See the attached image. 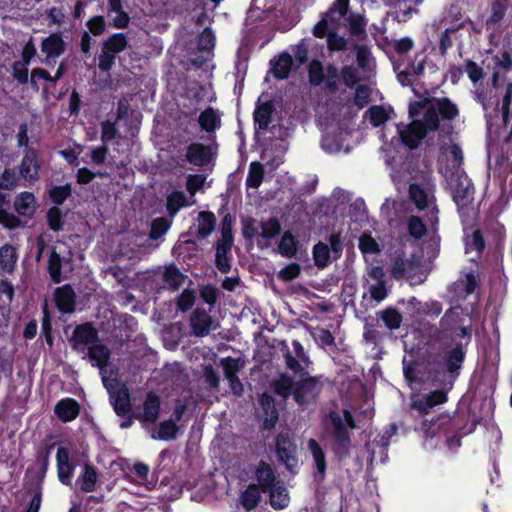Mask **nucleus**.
Masks as SVG:
<instances>
[{"mask_svg": "<svg viewBox=\"0 0 512 512\" xmlns=\"http://www.w3.org/2000/svg\"><path fill=\"white\" fill-rule=\"evenodd\" d=\"M260 236L264 239L270 240L275 238L281 233V224L275 217L270 218L268 221H262Z\"/></svg>", "mask_w": 512, "mask_h": 512, "instance_id": "nucleus-50", "label": "nucleus"}, {"mask_svg": "<svg viewBox=\"0 0 512 512\" xmlns=\"http://www.w3.org/2000/svg\"><path fill=\"white\" fill-rule=\"evenodd\" d=\"M379 318L389 330H397L402 324V314L394 307L388 306L384 310L379 311Z\"/></svg>", "mask_w": 512, "mask_h": 512, "instance_id": "nucleus-28", "label": "nucleus"}, {"mask_svg": "<svg viewBox=\"0 0 512 512\" xmlns=\"http://www.w3.org/2000/svg\"><path fill=\"white\" fill-rule=\"evenodd\" d=\"M270 490V504L274 509H283L289 503L287 489L280 483H275Z\"/></svg>", "mask_w": 512, "mask_h": 512, "instance_id": "nucleus-32", "label": "nucleus"}, {"mask_svg": "<svg viewBox=\"0 0 512 512\" xmlns=\"http://www.w3.org/2000/svg\"><path fill=\"white\" fill-rule=\"evenodd\" d=\"M223 369L225 371V375L229 381L230 388L235 395H241L243 393V385L236 377L235 373L238 371L240 367H242L243 362L240 358L234 359L232 357H226L222 360Z\"/></svg>", "mask_w": 512, "mask_h": 512, "instance_id": "nucleus-16", "label": "nucleus"}, {"mask_svg": "<svg viewBox=\"0 0 512 512\" xmlns=\"http://www.w3.org/2000/svg\"><path fill=\"white\" fill-rule=\"evenodd\" d=\"M398 134L405 147L415 150L420 146L428 133L422 128L421 120L413 119L403 127L398 126Z\"/></svg>", "mask_w": 512, "mask_h": 512, "instance_id": "nucleus-10", "label": "nucleus"}, {"mask_svg": "<svg viewBox=\"0 0 512 512\" xmlns=\"http://www.w3.org/2000/svg\"><path fill=\"white\" fill-rule=\"evenodd\" d=\"M116 60V54L111 53L104 49V47H101V52L98 56V68L102 72H108L112 69V67L115 64Z\"/></svg>", "mask_w": 512, "mask_h": 512, "instance_id": "nucleus-63", "label": "nucleus"}, {"mask_svg": "<svg viewBox=\"0 0 512 512\" xmlns=\"http://www.w3.org/2000/svg\"><path fill=\"white\" fill-rule=\"evenodd\" d=\"M431 101L443 121H452L459 115L457 105L447 97H433Z\"/></svg>", "mask_w": 512, "mask_h": 512, "instance_id": "nucleus-20", "label": "nucleus"}, {"mask_svg": "<svg viewBox=\"0 0 512 512\" xmlns=\"http://www.w3.org/2000/svg\"><path fill=\"white\" fill-rule=\"evenodd\" d=\"M264 173V167L261 162H251L249 166L248 175L245 181L246 187L257 189L263 182Z\"/></svg>", "mask_w": 512, "mask_h": 512, "instance_id": "nucleus-35", "label": "nucleus"}, {"mask_svg": "<svg viewBox=\"0 0 512 512\" xmlns=\"http://www.w3.org/2000/svg\"><path fill=\"white\" fill-rule=\"evenodd\" d=\"M65 42L59 33H53L42 40L41 51L46 55V63L50 64V59L59 57L65 52Z\"/></svg>", "mask_w": 512, "mask_h": 512, "instance_id": "nucleus-17", "label": "nucleus"}, {"mask_svg": "<svg viewBox=\"0 0 512 512\" xmlns=\"http://www.w3.org/2000/svg\"><path fill=\"white\" fill-rule=\"evenodd\" d=\"M102 46L107 51L117 55L127 48L128 38L125 33H114L103 41Z\"/></svg>", "mask_w": 512, "mask_h": 512, "instance_id": "nucleus-34", "label": "nucleus"}, {"mask_svg": "<svg viewBox=\"0 0 512 512\" xmlns=\"http://www.w3.org/2000/svg\"><path fill=\"white\" fill-rule=\"evenodd\" d=\"M17 260L15 248L5 244L0 248V267L6 269L14 266Z\"/></svg>", "mask_w": 512, "mask_h": 512, "instance_id": "nucleus-60", "label": "nucleus"}, {"mask_svg": "<svg viewBox=\"0 0 512 512\" xmlns=\"http://www.w3.org/2000/svg\"><path fill=\"white\" fill-rule=\"evenodd\" d=\"M212 316L203 308L196 307L189 317V327L192 335L205 337L217 328Z\"/></svg>", "mask_w": 512, "mask_h": 512, "instance_id": "nucleus-8", "label": "nucleus"}, {"mask_svg": "<svg viewBox=\"0 0 512 512\" xmlns=\"http://www.w3.org/2000/svg\"><path fill=\"white\" fill-rule=\"evenodd\" d=\"M292 64V56L287 52L281 53L277 59L271 61L273 76L278 80L286 79L290 74Z\"/></svg>", "mask_w": 512, "mask_h": 512, "instance_id": "nucleus-21", "label": "nucleus"}, {"mask_svg": "<svg viewBox=\"0 0 512 512\" xmlns=\"http://www.w3.org/2000/svg\"><path fill=\"white\" fill-rule=\"evenodd\" d=\"M256 478L263 492L274 485V475L271 467L265 463H261L256 470Z\"/></svg>", "mask_w": 512, "mask_h": 512, "instance_id": "nucleus-39", "label": "nucleus"}, {"mask_svg": "<svg viewBox=\"0 0 512 512\" xmlns=\"http://www.w3.org/2000/svg\"><path fill=\"white\" fill-rule=\"evenodd\" d=\"M97 480V473L95 469L90 466L84 468V473L81 480V489L85 492H92L95 490Z\"/></svg>", "mask_w": 512, "mask_h": 512, "instance_id": "nucleus-62", "label": "nucleus"}, {"mask_svg": "<svg viewBox=\"0 0 512 512\" xmlns=\"http://www.w3.org/2000/svg\"><path fill=\"white\" fill-rule=\"evenodd\" d=\"M260 499V491L255 485H250L241 495V503L246 510L254 509Z\"/></svg>", "mask_w": 512, "mask_h": 512, "instance_id": "nucleus-51", "label": "nucleus"}, {"mask_svg": "<svg viewBox=\"0 0 512 512\" xmlns=\"http://www.w3.org/2000/svg\"><path fill=\"white\" fill-rule=\"evenodd\" d=\"M47 272L54 284H59L62 282V258L56 251L55 247H52L49 255Z\"/></svg>", "mask_w": 512, "mask_h": 512, "instance_id": "nucleus-27", "label": "nucleus"}, {"mask_svg": "<svg viewBox=\"0 0 512 512\" xmlns=\"http://www.w3.org/2000/svg\"><path fill=\"white\" fill-rule=\"evenodd\" d=\"M216 153L210 145L192 142L186 147L185 160L197 167H205L215 161Z\"/></svg>", "mask_w": 512, "mask_h": 512, "instance_id": "nucleus-9", "label": "nucleus"}, {"mask_svg": "<svg viewBox=\"0 0 512 512\" xmlns=\"http://www.w3.org/2000/svg\"><path fill=\"white\" fill-rule=\"evenodd\" d=\"M54 301L59 312L71 314L75 311L76 294L70 284L57 287L54 291Z\"/></svg>", "mask_w": 512, "mask_h": 512, "instance_id": "nucleus-14", "label": "nucleus"}, {"mask_svg": "<svg viewBox=\"0 0 512 512\" xmlns=\"http://www.w3.org/2000/svg\"><path fill=\"white\" fill-rule=\"evenodd\" d=\"M308 79L312 86H320L325 79V73L322 63L313 59L308 65Z\"/></svg>", "mask_w": 512, "mask_h": 512, "instance_id": "nucleus-46", "label": "nucleus"}, {"mask_svg": "<svg viewBox=\"0 0 512 512\" xmlns=\"http://www.w3.org/2000/svg\"><path fill=\"white\" fill-rule=\"evenodd\" d=\"M46 220L50 230L60 232L65 225L64 215L61 209L57 206H52L46 213Z\"/></svg>", "mask_w": 512, "mask_h": 512, "instance_id": "nucleus-42", "label": "nucleus"}, {"mask_svg": "<svg viewBox=\"0 0 512 512\" xmlns=\"http://www.w3.org/2000/svg\"><path fill=\"white\" fill-rule=\"evenodd\" d=\"M69 343L73 350L84 352H110L105 344L99 339V331L92 322L77 324L71 336Z\"/></svg>", "mask_w": 512, "mask_h": 512, "instance_id": "nucleus-3", "label": "nucleus"}, {"mask_svg": "<svg viewBox=\"0 0 512 512\" xmlns=\"http://www.w3.org/2000/svg\"><path fill=\"white\" fill-rule=\"evenodd\" d=\"M162 279L171 291H177L183 285L186 275H184L179 268L172 263L165 267Z\"/></svg>", "mask_w": 512, "mask_h": 512, "instance_id": "nucleus-24", "label": "nucleus"}, {"mask_svg": "<svg viewBox=\"0 0 512 512\" xmlns=\"http://www.w3.org/2000/svg\"><path fill=\"white\" fill-rule=\"evenodd\" d=\"M274 391L282 396L287 397L291 393L294 395L295 401L300 404H308L314 401L320 392L321 384L316 378H303L294 386V381L290 376L282 374L279 379L273 383Z\"/></svg>", "mask_w": 512, "mask_h": 512, "instance_id": "nucleus-2", "label": "nucleus"}, {"mask_svg": "<svg viewBox=\"0 0 512 512\" xmlns=\"http://www.w3.org/2000/svg\"><path fill=\"white\" fill-rule=\"evenodd\" d=\"M408 192L417 209L423 211L428 205V196L425 189L417 183H412L409 185Z\"/></svg>", "mask_w": 512, "mask_h": 512, "instance_id": "nucleus-40", "label": "nucleus"}, {"mask_svg": "<svg viewBox=\"0 0 512 512\" xmlns=\"http://www.w3.org/2000/svg\"><path fill=\"white\" fill-rule=\"evenodd\" d=\"M197 237L199 239L207 238L215 228L216 217L211 211H201L198 214Z\"/></svg>", "mask_w": 512, "mask_h": 512, "instance_id": "nucleus-26", "label": "nucleus"}, {"mask_svg": "<svg viewBox=\"0 0 512 512\" xmlns=\"http://www.w3.org/2000/svg\"><path fill=\"white\" fill-rule=\"evenodd\" d=\"M199 295L201 300L212 308L219 298V290L213 284H205L200 287Z\"/></svg>", "mask_w": 512, "mask_h": 512, "instance_id": "nucleus-54", "label": "nucleus"}, {"mask_svg": "<svg viewBox=\"0 0 512 512\" xmlns=\"http://www.w3.org/2000/svg\"><path fill=\"white\" fill-rule=\"evenodd\" d=\"M55 414L64 422L72 421L79 414V405L73 399H63L56 404Z\"/></svg>", "mask_w": 512, "mask_h": 512, "instance_id": "nucleus-23", "label": "nucleus"}, {"mask_svg": "<svg viewBox=\"0 0 512 512\" xmlns=\"http://www.w3.org/2000/svg\"><path fill=\"white\" fill-rule=\"evenodd\" d=\"M369 121L373 127L383 125L389 118L385 108L381 105L371 106L368 110Z\"/></svg>", "mask_w": 512, "mask_h": 512, "instance_id": "nucleus-59", "label": "nucleus"}, {"mask_svg": "<svg viewBox=\"0 0 512 512\" xmlns=\"http://www.w3.org/2000/svg\"><path fill=\"white\" fill-rule=\"evenodd\" d=\"M329 420L332 425L333 435L336 441V449L339 452H346L350 446L348 428H355L351 413L343 410L342 416L337 412H331Z\"/></svg>", "mask_w": 512, "mask_h": 512, "instance_id": "nucleus-4", "label": "nucleus"}, {"mask_svg": "<svg viewBox=\"0 0 512 512\" xmlns=\"http://www.w3.org/2000/svg\"><path fill=\"white\" fill-rule=\"evenodd\" d=\"M56 458L59 480L62 484L69 485L71 483L74 466L70 462L67 449L64 447L58 448Z\"/></svg>", "mask_w": 512, "mask_h": 512, "instance_id": "nucleus-19", "label": "nucleus"}, {"mask_svg": "<svg viewBox=\"0 0 512 512\" xmlns=\"http://www.w3.org/2000/svg\"><path fill=\"white\" fill-rule=\"evenodd\" d=\"M160 398L154 393H149L143 403V411L136 415L141 422L154 423L159 416Z\"/></svg>", "mask_w": 512, "mask_h": 512, "instance_id": "nucleus-18", "label": "nucleus"}, {"mask_svg": "<svg viewBox=\"0 0 512 512\" xmlns=\"http://www.w3.org/2000/svg\"><path fill=\"white\" fill-rule=\"evenodd\" d=\"M471 338L472 329L470 326L444 328L442 332V341L446 347L445 352H463Z\"/></svg>", "mask_w": 512, "mask_h": 512, "instance_id": "nucleus-6", "label": "nucleus"}, {"mask_svg": "<svg viewBox=\"0 0 512 512\" xmlns=\"http://www.w3.org/2000/svg\"><path fill=\"white\" fill-rule=\"evenodd\" d=\"M509 0H494L490 6V16L486 19L487 29L495 28L505 17Z\"/></svg>", "mask_w": 512, "mask_h": 512, "instance_id": "nucleus-25", "label": "nucleus"}, {"mask_svg": "<svg viewBox=\"0 0 512 512\" xmlns=\"http://www.w3.org/2000/svg\"><path fill=\"white\" fill-rule=\"evenodd\" d=\"M198 122L201 129L208 133L214 132L221 124L219 116L212 107H208L200 113Z\"/></svg>", "mask_w": 512, "mask_h": 512, "instance_id": "nucleus-29", "label": "nucleus"}, {"mask_svg": "<svg viewBox=\"0 0 512 512\" xmlns=\"http://www.w3.org/2000/svg\"><path fill=\"white\" fill-rule=\"evenodd\" d=\"M72 195L71 184L67 183L61 186H52L48 190V196L54 206L62 205Z\"/></svg>", "mask_w": 512, "mask_h": 512, "instance_id": "nucleus-38", "label": "nucleus"}, {"mask_svg": "<svg viewBox=\"0 0 512 512\" xmlns=\"http://www.w3.org/2000/svg\"><path fill=\"white\" fill-rule=\"evenodd\" d=\"M349 32L358 40L367 38L366 21L361 15H351L349 17Z\"/></svg>", "mask_w": 512, "mask_h": 512, "instance_id": "nucleus-47", "label": "nucleus"}, {"mask_svg": "<svg viewBox=\"0 0 512 512\" xmlns=\"http://www.w3.org/2000/svg\"><path fill=\"white\" fill-rule=\"evenodd\" d=\"M186 205L187 197L182 191H173L167 196L166 210L171 217H174Z\"/></svg>", "mask_w": 512, "mask_h": 512, "instance_id": "nucleus-37", "label": "nucleus"}, {"mask_svg": "<svg viewBox=\"0 0 512 512\" xmlns=\"http://www.w3.org/2000/svg\"><path fill=\"white\" fill-rule=\"evenodd\" d=\"M350 0H335L327 11V16L331 20H340L345 17L349 11Z\"/></svg>", "mask_w": 512, "mask_h": 512, "instance_id": "nucleus-52", "label": "nucleus"}, {"mask_svg": "<svg viewBox=\"0 0 512 512\" xmlns=\"http://www.w3.org/2000/svg\"><path fill=\"white\" fill-rule=\"evenodd\" d=\"M170 224L164 217H159L151 222L149 238L151 240H158L161 238L169 229Z\"/></svg>", "mask_w": 512, "mask_h": 512, "instance_id": "nucleus-56", "label": "nucleus"}, {"mask_svg": "<svg viewBox=\"0 0 512 512\" xmlns=\"http://www.w3.org/2000/svg\"><path fill=\"white\" fill-rule=\"evenodd\" d=\"M177 426L174 420L169 419L160 423L158 431L151 434L153 439L171 440L176 437Z\"/></svg>", "mask_w": 512, "mask_h": 512, "instance_id": "nucleus-44", "label": "nucleus"}, {"mask_svg": "<svg viewBox=\"0 0 512 512\" xmlns=\"http://www.w3.org/2000/svg\"><path fill=\"white\" fill-rule=\"evenodd\" d=\"M452 198L458 207L466 206L469 202L470 190L473 189L471 180L463 172L457 170L451 176Z\"/></svg>", "mask_w": 512, "mask_h": 512, "instance_id": "nucleus-11", "label": "nucleus"}, {"mask_svg": "<svg viewBox=\"0 0 512 512\" xmlns=\"http://www.w3.org/2000/svg\"><path fill=\"white\" fill-rule=\"evenodd\" d=\"M276 447L279 460L292 471L298 464V460L296 458V445L288 434H280L277 437Z\"/></svg>", "mask_w": 512, "mask_h": 512, "instance_id": "nucleus-12", "label": "nucleus"}, {"mask_svg": "<svg viewBox=\"0 0 512 512\" xmlns=\"http://www.w3.org/2000/svg\"><path fill=\"white\" fill-rule=\"evenodd\" d=\"M353 49L356 54V61H357L358 66L361 69H365L369 64V60H370V56H371L369 47L364 44H354Z\"/></svg>", "mask_w": 512, "mask_h": 512, "instance_id": "nucleus-64", "label": "nucleus"}, {"mask_svg": "<svg viewBox=\"0 0 512 512\" xmlns=\"http://www.w3.org/2000/svg\"><path fill=\"white\" fill-rule=\"evenodd\" d=\"M107 370L104 368V373ZM104 386L110 395V402L117 415L125 416L130 411V396L126 385L121 384L119 381H111V377L104 374Z\"/></svg>", "mask_w": 512, "mask_h": 512, "instance_id": "nucleus-5", "label": "nucleus"}, {"mask_svg": "<svg viewBox=\"0 0 512 512\" xmlns=\"http://www.w3.org/2000/svg\"><path fill=\"white\" fill-rule=\"evenodd\" d=\"M428 106L421 120L422 128L427 132H436L440 128V118L431 99L428 100Z\"/></svg>", "mask_w": 512, "mask_h": 512, "instance_id": "nucleus-30", "label": "nucleus"}, {"mask_svg": "<svg viewBox=\"0 0 512 512\" xmlns=\"http://www.w3.org/2000/svg\"><path fill=\"white\" fill-rule=\"evenodd\" d=\"M40 163L38 151L34 148H27L19 166V173L26 181H36L39 178Z\"/></svg>", "mask_w": 512, "mask_h": 512, "instance_id": "nucleus-13", "label": "nucleus"}, {"mask_svg": "<svg viewBox=\"0 0 512 512\" xmlns=\"http://www.w3.org/2000/svg\"><path fill=\"white\" fill-rule=\"evenodd\" d=\"M408 234L415 240L422 239L427 233V227L420 216L412 215L407 220Z\"/></svg>", "mask_w": 512, "mask_h": 512, "instance_id": "nucleus-43", "label": "nucleus"}, {"mask_svg": "<svg viewBox=\"0 0 512 512\" xmlns=\"http://www.w3.org/2000/svg\"><path fill=\"white\" fill-rule=\"evenodd\" d=\"M308 449L312 454L314 464L316 466L317 472L323 476L326 471V461L325 455L322 448L319 446L316 440L310 439L308 441Z\"/></svg>", "mask_w": 512, "mask_h": 512, "instance_id": "nucleus-41", "label": "nucleus"}, {"mask_svg": "<svg viewBox=\"0 0 512 512\" xmlns=\"http://www.w3.org/2000/svg\"><path fill=\"white\" fill-rule=\"evenodd\" d=\"M35 197L31 192H21L15 197L14 208L19 215L32 217L35 213Z\"/></svg>", "mask_w": 512, "mask_h": 512, "instance_id": "nucleus-22", "label": "nucleus"}, {"mask_svg": "<svg viewBox=\"0 0 512 512\" xmlns=\"http://www.w3.org/2000/svg\"><path fill=\"white\" fill-rule=\"evenodd\" d=\"M41 337L51 349L53 346L52 317L46 302L42 305Z\"/></svg>", "mask_w": 512, "mask_h": 512, "instance_id": "nucleus-36", "label": "nucleus"}, {"mask_svg": "<svg viewBox=\"0 0 512 512\" xmlns=\"http://www.w3.org/2000/svg\"><path fill=\"white\" fill-rule=\"evenodd\" d=\"M298 241L291 231L287 230L283 233L278 244V252L281 256L292 258L297 253Z\"/></svg>", "mask_w": 512, "mask_h": 512, "instance_id": "nucleus-31", "label": "nucleus"}, {"mask_svg": "<svg viewBox=\"0 0 512 512\" xmlns=\"http://www.w3.org/2000/svg\"><path fill=\"white\" fill-rule=\"evenodd\" d=\"M275 111V105L272 100L265 102H256L253 112L254 127L257 131H266L272 121V116Z\"/></svg>", "mask_w": 512, "mask_h": 512, "instance_id": "nucleus-15", "label": "nucleus"}, {"mask_svg": "<svg viewBox=\"0 0 512 512\" xmlns=\"http://www.w3.org/2000/svg\"><path fill=\"white\" fill-rule=\"evenodd\" d=\"M464 361V354H408L403 358L405 378L452 386Z\"/></svg>", "mask_w": 512, "mask_h": 512, "instance_id": "nucleus-1", "label": "nucleus"}, {"mask_svg": "<svg viewBox=\"0 0 512 512\" xmlns=\"http://www.w3.org/2000/svg\"><path fill=\"white\" fill-rule=\"evenodd\" d=\"M195 300V291L190 288L184 289L176 299L177 310L182 313L189 311L193 307Z\"/></svg>", "mask_w": 512, "mask_h": 512, "instance_id": "nucleus-49", "label": "nucleus"}, {"mask_svg": "<svg viewBox=\"0 0 512 512\" xmlns=\"http://www.w3.org/2000/svg\"><path fill=\"white\" fill-rule=\"evenodd\" d=\"M371 88L366 84L355 86L354 105L359 109L364 108L371 101Z\"/></svg>", "mask_w": 512, "mask_h": 512, "instance_id": "nucleus-55", "label": "nucleus"}, {"mask_svg": "<svg viewBox=\"0 0 512 512\" xmlns=\"http://www.w3.org/2000/svg\"><path fill=\"white\" fill-rule=\"evenodd\" d=\"M459 280L462 282L464 292L469 295L473 294L480 285L479 274L475 270L465 273L464 277Z\"/></svg>", "mask_w": 512, "mask_h": 512, "instance_id": "nucleus-58", "label": "nucleus"}, {"mask_svg": "<svg viewBox=\"0 0 512 512\" xmlns=\"http://www.w3.org/2000/svg\"><path fill=\"white\" fill-rule=\"evenodd\" d=\"M119 354H87L84 357L92 366H96L99 368L102 381L104 382V368L107 375L111 377V381L117 382L119 381V375L121 370L124 369L123 363H120V359L118 358Z\"/></svg>", "mask_w": 512, "mask_h": 512, "instance_id": "nucleus-7", "label": "nucleus"}, {"mask_svg": "<svg viewBox=\"0 0 512 512\" xmlns=\"http://www.w3.org/2000/svg\"><path fill=\"white\" fill-rule=\"evenodd\" d=\"M327 47L330 52H341L348 48V41L335 31H330L327 35Z\"/></svg>", "mask_w": 512, "mask_h": 512, "instance_id": "nucleus-57", "label": "nucleus"}, {"mask_svg": "<svg viewBox=\"0 0 512 512\" xmlns=\"http://www.w3.org/2000/svg\"><path fill=\"white\" fill-rule=\"evenodd\" d=\"M340 75L343 83L348 88L355 87L360 80L358 70L352 65L343 66Z\"/></svg>", "mask_w": 512, "mask_h": 512, "instance_id": "nucleus-61", "label": "nucleus"}, {"mask_svg": "<svg viewBox=\"0 0 512 512\" xmlns=\"http://www.w3.org/2000/svg\"><path fill=\"white\" fill-rule=\"evenodd\" d=\"M312 255L314 264L318 269L327 267L330 263L331 251L328 244L318 242L313 246Z\"/></svg>", "mask_w": 512, "mask_h": 512, "instance_id": "nucleus-33", "label": "nucleus"}, {"mask_svg": "<svg viewBox=\"0 0 512 512\" xmlns=\"http://www.w3.org/2000/svg\"><path fill=\"white\" fill-rule=\"evenodd\" d=\"M261 404L264 407L267 418L265 419L264 425L266 428H271L277 421L278 415L274 407L273 400L269 395L263 394L261 397Z\"/></svg>", "mask_w": 512, "mask_h": 512, "instance_id": "nucleus-53", "label": "nucleus"}, {"mask_svg": "<svg viewBox=\"0 0 512 512\" xmlns=\"http://www.w3.org/2000/svg\"><path fill=\"white\" fill-rule=\"evenodd\" d=\"M359 250L363 255H372L380 252V246L378 242L372 237L370 233L364 232L359 237Z\"/></svg>", "mask_w": 512, "mask_h": 512, "instance_id": "nucleus-48", "label": "nucleus"}, {"mask_svg": "<svg viewBox=\"0 0 512 512\" xmlns=\"http://www.w3.org/2000/svg\"><path fill=\"white\" fill-rule=\"evenodd\" d=\"M285 361L289 369L295 373L304 372L310 365L306 354H285Z\"/></svg>", "mask_w": 512, "mask_h": 512, "instance_id": "nucleus-45", "label": "nucleus"}]
</instances>
